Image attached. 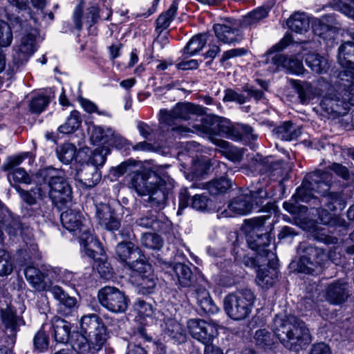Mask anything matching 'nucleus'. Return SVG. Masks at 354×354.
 Returning <instances> with one entry per match:
<instances>
[{
	"label": "nucleus",
	"mask_w": 354,
	"mask_h": 354,
	"mask_svg": "<svg viewBox=\"0 0 354 354\" xmlns=\"http://www.w3.org/2000/svg\"><path fill=\"white\" fill-rule=\"evenodd\" d=\"M130 185L139 195L148 196L151 206L162 209L169 192L174 187V181L167 176H159L149 168H142L133 171Z\"/></svg>",
	"instance_id": "nucleus-1"
},
{
	"label": "nucleus",
	"mask_w": 354,
	"mask_h": 354,
	"mask_svg": "<svg viewBox=\"0 0 354 354\" xmlns=\"http://www.w3.org/2000/svg\"><path fill=\"white\" fill-rule=\"evenodd\" d=\"M80 330L81 333L76 335L72 344L78 354H93L100 351L107 340L106 328L97 314L82 317Z\"/></svg>",
	"instance_id": "nucleus-2"
},
{
	"label": "nucleus",
	"mask_w": 354,
	"mask_h": 354,
	"mask_svg": "<svg viewBox=\"0 0 354 354\" xmlns=\"http://www.w3.org/2000/svg\"><path fill=\"white\" fill-rule=\"evenodd\" d=\"M274 332L287 349L299 351L312 342L306 324L294 315L277 316L274 320Z\"/></svg>",
	"instance_id": "nucleus-3"
},
{
	"label": "nucleus",
	"mask_w": 354,
	"mask_h": 354,
	"mask_svg": "<svg viewBox=\"0 0 354 354\" xmlns=\"http://www.w3.org/2000/svg\"><path fill=\"white\" fill-rule=\"evenodd\" d=\"M61 221L66 230L74 232L79 237L85 254L89 257H95L97 250L100 249V244L92 235L88 221L80 212L69 209L62 214Z\"/></svg>",
	"instance_id": "nucleus-4"
},
{
	"label": "nucleus",
	"mask_w": 354,
	"mask_h": 354,
	"mask_svg": "<svg viewBox=\"0 0 354 354\" xmlns=\"http://www.w3.org/2000/svg\"><path fill=\"white\" fill-rule=\"evenodd\" d=\"M37 184H47L49 196L55 204H66L72 199V189L62 171L53 167L39 169L35 174Z\"/></svg>",
	"instance_id": "nucleus-5"
},
{
	"label": "nucleus",
	"mask_w": 354,
	"mask_h": 354,
	"mask_svg": "<svg viewBox=\"0 0 354 354\" xmlns=\"http://www.w3.org/2000/svg\"><path fill=\"white\" fill-rule=\"evenodd\" d=\"M265 217L245 220L242 230L249 248L256 250L259 256L270 259L274 257V254L266 248L271 242V235L265 229Z\"/></svg>",
	"instance_id": "nucleus-6"
},
{
	"label": "nucleus",
	"mask_w": 354,
	"mask_h": 354,
	"mask_svg": "<svg viewBox=\"0 0 354 354\" xmlns=\"http://www.w3.org/2000/svg\"><path fill=\"white\" fill-rule=\"evenodd\" d=\"M255 296L250 289H243L228 295L224 299L227 315L235 320L245 319L250 314Z\"/></svg>",
	"instance_id": "nucleus-7"
},
{
	"label": "nucleus",
	"mask_w": 354,
	"mask_h": 354,
	"mask_svg": "<svg viewBox=\"0 0 354 354\" xmlns=\"http://www.w3.org/2000/svg\"><path fill=\"white\" fill-rule=\"evenodd\" d=\"M330 180V175L327 172L318 171L308 174L293 196L295 201H310L313 198V192L325 196L329 189Z\"/></svg>",
	"instance_id": "nucleus-8"
},
{
	"label": "nucleus",
	"mask_w": 354,
	"mask_h": 354,
	"mask_svg": "<svg viewBox=\"0 0 354 354\" xmlns=\"http://www.w3.org/2000/svg\"><path fill=\"white\" fill-rule=\"evenodd\" d=\"M203 108L189 102H180L176 104L171 110L162 109L160 111V122L172 125L175 120H197L195 118L201 117L203 122L207 120L202 116Z\"/></svg>",
	"instance_id": "nucleus-9"
},
{
	"label": "nucleus",
	"mask_w": 354,
	"mask_h": 354,
	"mask_svg": "<svg viewBox=\"0 0 354 354\" xmlns=\"http://www.w3.org/2000/svg\"><path fill=\"white\" fill-rule=\"evenodd\" d=\"M337 62L344 68L339 73L340 84L349 88L354 85V40L339 47Z\"/></svg>",
	"instance_id": "nucleus-10"
},
{
	"label": "nucleus",
	"mask_w": 354,
	"mask_h": 354,
	"mask_svg": "<svg viewBox=\"0 0 354 354\" xmlns=\"http://www.w3.org/2000/svg\"><path fill=\"white\" fill-rule=\"evenodd\" d=\"M268 197V194L263 189H259L257 192H251L250 195L242 194L238 196L229 204L228 209L232 214L245 215L250 213L255 207L263 203V199Z\"/></svg>",
	"instance_id": "nucleus-11"
},
{
	"label": "nucleus",
	"mask_w": 354,
	"mask_h": 354,
	"mask_svg": "<svg viewBox=\"0 0 354 354\" xmlns=\"http://www.w3.org/2000/svg\"><path fill=\"white\" fill-rule=\"evenodd\" d=\"M97 298L100 304L111 312L121 313L127 309L128 298L115 287L105 286L100 289Z\"/></svg>",
	"instance_id": "nucleus-12"
},
{
	"label": "nucleus",
	"mask_w": 354,
	"mask_h": 354,
	"mask_svg": "<svg viewBox=\"0 0 354 354\" xmlns=\"http://www.w3.org/2000/svg\"><path fill=\"white\" fill-rule=\"evenodd\" d=\"M187 326L192 337L206 346L211 344L214 338L218 335V326L214 323L192 319L187 322Z\"/></svg>",
	"instance_id": "nucleus-13"
},
{
	"label": "nucleus",
	"mask_w": 354,
	"mask_h": 354,
	"mask_svg": "<svg viewBox=\"0 0 354 354\" xmlns=\"http://www.w3.org/2000/svg\"><path fill=\"white\" fill-rule=\"evenodd\" d=\"M190 127L183 126H178L172 127V131H176L179 133L185 132H196V133H206L209 131L218 132V133L225 135L227 138L230 133V129L232 126L231 122L226 119L215 118L212 120L211 127H207L203 123V119L200 120V123H189Z\"/></svg>",
	"instance_id": "nucleus-14"
},
{
	"label": "nucleus",
	"mask_w": 354,
	"mask_h": 354,
	"mask_svg": "<svg viewBox=\"0 0 354 354\" xmlns=\"http://www.w3.org/2000/svg\"><path fill=\"white\" fill-rule=\"evenodd\" d=\"M132 270L138 273V285L144 294L150 293L156 286V278L151 270V266L147 263L143 258L131 263Z\"/></svg>",
	"instance_id": "nucleus-15"
},
{
	"label": "nucleus",
	"mask_w": 354,
	"mask_h": 354,
	"mask_svg": "<svg viewBox=\"0 0 354 354\" xmlns=\"http://www.w3.org/2000/svg\"><path fill=\"white\" fill-rule=\"evenodd\" d=\"M308 254L310 257L303 255L297 263V270L299 272L306 274L313 273L317 265H321L326 258L325 253L316 248L310 247Z\"/></svg>",
	"instance_id": "nucleus-16"
},
{
	"label": "nucleus",
	"mask_w": 354,
	"mask_h": 354,
	"mask_svg": "<svg viewBox=\"0 0 354 354\" xmlns=\"http://www.w3.org/2000/svg\"><path fill=\"white\" fill-rule=\"evenodd\" d=\"M352 90L348 91L347 97L339 100L335 95H328L325 96L320 102L321 109L328 115H340L343 113V110H346L344 107V102H348L351 105H354V95L351 93Z\"/></svg>",
	"instance_id": "nucleus-17"
},
{
	"label": "nucleus",
	"mask_w": 354,
	"mask_h": 354,
	"mask_svg": "<svg viewBox=\"0 0 354 354\" xmlns=\"http://www.w3.org/2000/svg\"><path fill=\"white\" fill-rule=\"evenodd\" d=\"M295 87L297 88L299 97L302 103L309 102L316 97L322 93V87L326 86L327 84L324 81H319L316 84L309 82H294Z\"/></svg>",
	"instance_id": "nucleus-18"
},
{
	"label": "nucleus",
	"mask_w": 354,
	"mask_h": 354,
	"mask_svg": "<svg viewBox=\"0 0 354 354\" xmlns=\"http://www.w3.org/2000/svg\"><path fill=\"white\" fill-rule=\"evenodd\" d=\"M324 203L327 209H322L319 211V218L322 224L329 225L331 223L333 218L329 211L343 209L346 206V203L337 194H330L324 196Z\"/></svg>",
	"instance_id": "nucleus-19"
},
{
	"label": "nucleus",
	"mask_w": 354,
	"mask_h": 354,
	"mask_svg": "<svg viewBox=\"0 0 354 354\" xmlns=\"http://www.w3.org/2000/svg\"><path fill=\"white\" fill-rule=\"evenodd\" d=\"M37 31L32 30L31 32L25 34L21 39L18 48L14 55L15 59L17 62H23L26 61L28 58L36 50V36Z\"/></svg>",
	"instance_id": "nucleus-20"
},
{
	"label": "nucleus",
	"mask_w": 354,
	"mask_h": 354,
	"mask_svg": "<svg viewBox=\"0 0 354 354\" xmlns=\"http://www.w3.org/2000/svg\"><path fill=\"white\" fill-rule=\"evenodd\" d=\"M272 62L277 68H283L293 74L300 75L304 71L302 61L295 55L277 54L272 58Z\"/></svg>",
	"instance_id": "nucleus-21"
},
{
	"label": "nucleus",
	"mask_w": 354,
	"mask_h": 354,
	"mask_svg": "<svg viewBox=\"0 0 354 354\" xmlns=\"http://www.w3.org/2000/svg\"><path fill=\"white\" fill-rule=\"evenodd\" d=\"M76 179L86 187H93L101 180V173L99 169L86 163L77 171Z\"/></svg>",
	"instance_id": "nucleus-22"
},
{
	"label": "nucleus",
	"mask_w": 354,
	"mask_h": 354,
	"mask_svg": "<svg viewBox=\"0 0 354 354\" xmlns=\"http://www.w3.org/2000/svg\"><path fill=\"white\" fill-rule=\"evenodd\" d=\"M326 297L333 304L344 303L348 297L347 284L339 281L331 283L326 289Z\"/></svg>",
	"instance_id": "nucleus-23"
},
{
	"label": "nucleus",
	"mask_w": 354,
	"mask_h": 354,
	"mask_svg": "<svg viewBox=\"0 0 354 354\" xmlns=\"http://www.w3.org/2000/svg\"><path fill=\"white\" fill-rule=\"evenodd\" d=\"M214 30L218 39L225 44L238 42L242 39L239 30L235 27L226 24H216Z\"/></svg>",
	"instance_id": "nucleus-24"
},
{
	"label": "nucleus",
	"mask_w": 354,
	"mask_h": 354,
	"mask_svg": "<svg viewBox=\"0 0 354 354\" xmlns=\"http://www.w3.org/2000/svg\"><path fill=\"white\" fill-rule=\"evenodd\" d=\"M91 133V140L95 144H106L111 141V138H119L117 132L110 127L104 128L100 126L91 124L88 128Z\"/></svg>",
	"instance_id": "nucleus-25"
},
{
	"label": "nucleus",
	"mask_w": 354,
	"mask_h": 354,
	"mask_svg": "<svg viewBox=\"0 0 354 354\" xmlns=\"http://www.w3.org/2000/svg\"><path fill=\"white\" fill-rule=\"evenodd\" d=\"M134 310L137 313L136 319L141 324L150 325L156 323L154 312L151 304L142 300H138L134 304Z\"/></svg>",
	"instance_id": "nucleus-26"
},
{
	"label": "nucleus",
	"mask_w": 354,
	"mask_h": 354,
	"mask_svg": "<svg viewBox=\"0 0 354 354\" xmlns=\"http://www.w3.org/2000/svg\"><path fill=\"white\" fill-rule=\"evenodd\" d=\"M50 291L54 298L59 301L60 310L64 308L66 310V315L69 314L72 310L77 307V301L76 298L69 296L61 287L54 286L50 288Z\"/></svg>",
	"instance_id": "nucleus-27"
},
{
	"label": "nucleus",
	"mask_w": 354,
	"mask_h": 354,
	"mask_svg": "<svg viewBox=\"0 0 354 354\" xmlns=\"http://www.w3.org/2000/svg\"><path fill=\"white\" fill-rule=\"evenodd\" d=\"M52 328L57 342L65 344L70 338L71 325L67 321L59 317L52 319Z\"/></svg>",
	"instance_id": "nucleus-28"
},
{
	"label": "nucleus",
	"mask_w": 354,
	"mask_h": 354,
	"mask_svg": "<svg viewBox=\"0 0 354 354\" xmlns=\"http://www.w3.org/2000/svg\"><path fill=\"white\" fill-rule=\"evenodd\" d=\"M21 226L18 218H15L8 209L2 211L0 216V232L6 231L10 235L15 236L21 232Z\"/></svg>",
	"instance_id": "nucleus-29"
},
{
	"label": "nucleus",
	"mask_w": 354,
	"mask_h": 354,
	"mask_svg": "<svg viewBox=\"0 0 354 354\" xmlns=\"http://www.w3.org/2000/svg\"><path fill=\"white\" fill-rule=\"evenodd\" d=\"M24 272L26 280L35 290H46L48 286L44 279L45 276L39 270L33 266H28Z\"/></svg>",
	"instance_id": "nucleus-30"
},
{
	"label": "nucleus",
	"mask_w": 354,
	"mask_h": 354,
	"mask_svg": "<svg viewBox=\"0 0 354 354\" xmlns=\"http://www.w3.org/2000/svg\"><path fill=\"white\" fill-rule=\"evenodd\" d=\"M307 66L315 73H326L330 68L328 59L318 53H310L306 56Z\"/></svg>",
	"instance_id": "nucleus-31"
},
{
	"label": "nucleus",
	"mask_w": 354,
	"mask_h": 354,
	"mask_svg": "<svg viewBox=\"0 0 354 354\" xmlns=\"http://www.w3.org/2000/svg\"><path fill=\"white\" fill-rule=\"evenodd\" d=\"M289 28L297 33L304 34L310 27V20L304 12H295L287 21Z\"/></svg>",
	"instance_id": "nucleus-32"
},
{
	"label": "nucleus",
	"mask_w": 354,
	"mask_h": 354,
	"mask_svg": "<svg viewBox=\"0 0 354 354\" xmlns=\"http://www.w3.org/2000/svg\"><path fill=\"white\" fill-rule=\"evenodd\" d=\"M277 277L278 271L274 267L259 268L256 281L259 286L268 288L275 283Z\"/></svg>",
	"instance_id": "nucleus-33"
},
{
	"label": "nucleus",
	"mask_w": 354,
	"mask_h": 354,
	"mask_svg": "<svg viewBox=\"0 0 354 354\" xmlns=\"http://www.w3.org/2000/svg\"><path fill=\"white\" fill-rule=\"evenodd\" d=\"M1 319L6 330L10 333V335H15L19 326L23 324L21 318L16 316L10 307L2 310Z\"/></svg>",
	"instance_id": "nucleus-34"
},
{
	"label": "nucleus",
	"mask_w": 354,
	"mask_h": 354,
	"mask_svg": "<svg viewBox=\"0 0 354 354\" xmlns=\"http://www.w3.org/2000/svg\"><path fill=\"white\" fill-rule=\"evenodd\" d=\"M196 298L201 310L207 314H214L218 311V307L213 303L208 291L200 288L196 290Z\"/></svg>",
	"instance_id": "nucleus-35"
},
{
	"label": "nucleus",
	"mask_w": 354,
	"mask_h": 354,
	"mask_svg": "<svg viewBox=\"0 0 354 354\" xmlns=\"http://www.w3.org/2000/svg\"><path fill=\"white\" fill-rule=\"evenodd\" d=\"M166 328L165 333L180 344L185 342L186 340V334L182 328V326L174 319H167L165 322Z\"/></svg>",
	"instance_id": "nucleus-36"
},
{
	"label": "nucleus",
	"mask_w": 354,
	"mask_h": 354,
	"mask_svg": "<svg viewBox=\"0 0 354 354\" xmlns=\"http://www.w3.org/2000/svg\"><path fill=\"white\" fill-rule=\"evenodd\" d=\"M253 339L257 346L264 349L271 348L275 342L274 336L266 328L256 330Z\"/></svg>",
	"instance_id": "nucleus-37"
},
{
	"label": "nucleus",
	"mask_w": 354,
	"mask_h": 354,
	"mask_svg": "<svg viewBox=\"0 0 354 354\" xmlns=\"http://www.w3.org/2000/svg\"><path fill=\"white\" fill-rule=\"evenodd\" d=\"M173 270L178 283L181 286H189L192 280V272L190 268L183 263H176L173 267Z\"/></svg>",
	"instance_id": "nucleus-38"
},
{
	"label": "nucleus",
	"mask_w": 354,
	"mask_h": 354,
	"mask_svg": "<svg viewBox=\"0 0 354 354\" xmlns=\"http://www.w3.org/2000/svg\"><path fill=\"white\" fill-rule=\"evenodd\" d=\"M207 40V34H199L193 37L186 47L185 48L184 54L192 56L201 51L205 46Z\"/></svg>",
	"instance_id": "nucleus-39"
},
{
	"label": "nucleus",
	"mask_w": 354,
	"mask_h": 354,
	"mask_svg": "<svg viewBox=\"0 0 354 354\" xmlns=\"http://www.w3.org/2000/svg\"><path fill=\"white\" fill-rule=\"evenodd\" d=\"M313 31L315 35L326 41L334 40L337 35L336 28L328 26L321 21H317L315 23Z\"/></svg>",
	"instance_id": "nucleus-40"
},
{
	"label": "nucleus",
	"mask_w": 354,
	"mask_h": 354,
	"mask_svg": "<svg viewBox=\"0 0 354 354\" xmlns=\"http://www.w3.org/2000/svg\"><path fill=\"white\" fill-rule=\"evenodd\" d=\"M178 10V3L174 1L169 8V9L162 12L156 20V26L158 29L161 30L167 28L172 20L174 19L176 11Z\"/></svg>",
	"instance_id": "nucleus-41"
},
{
	"label": "nucleus",
	"mask_w": 354,
	"mask_h": 354,
	"mask_svg": "<svg viewBox=\"0 0 354 354\" xmlns=\"http://www.w3.org/2000/svg\"><path fill=\"white\" fill-rule=\"evenodd\" d=\"M82 123L80 114L77 111H73L67 118L66 122L59 127L62 133H71L77 130Z\"/></svg>",
	"instance_id": "nucleus-42"
},
{
	"label": "nucleus",
	"mask_w": 354,
	"mask_h": 354,
	"mask_svg": "<svg viewBox=\"0 0 354 354\" xmlns=\"http://www.w3.org/2000/svg\"><path fill=\"white\" fill-rule=\"evenodd\" d=\"M115 252L122 261L127 262L132 255L139 254V249L132 242L120 243L118 244Z\"/></svg>",
	"instance_id": "nucleus-43"
},
{
	"label": "nucleus",
	"mask_w": 354,
	"mask_h": 354,
	"mask_svg": "<svg viewBox=\"0 0 354 354\" xmlns=\"http://www.w3.org/2000/svg\"><path fill=\"white\" fill-rule=\"evenodd\" d=\"M18 192L22 200L28 205L35 204L37 199L42 198L46 194V192L44 190L41 185L30 192L21 189H19Z\"/></svg>",
	"instance_id": "nucleus-44"
},
{
	"label": "nucleus",
	"mask_w": 354,
	"mask_h": 354,
	"mask_svg": "<svg viewBox=\"0 0 354 354\" xmlns=\"http://www.w3.org/2000/svg\"><path fill=\"white\" fill-rule=\"evenodd\" d=\"M59 159L65 164H69L75 158L76 147L71 143H65L57 149Z\"/></svg>",
	"instance_id": "nucleus-45"
},
{
	"label": "nucleus",
	"mask_w": 354,
	"mask_h": 354,
	"mask_svg": "<svg viewBox=\"0 0 354 354\" xmlns=\"http://www.w3.org/2000/svg\"><path fill=\"white\" fill-rule=\"evenodd\" d=\"M277 133L283 140H292L297 138L301 132L295 129L292 122H286L277 128Z\"/></svg>",
	"instance_id": "nucleus-46"
},
{
	"label": "nucleus",
	"mask_w": 354,
	"mask_h": 354,
	"mask_svg": "<svg viewBox=\"0 0 354 354\" xmlns=\"http://www.w3.org/2000/svg\"><path fill=\"white\" fill-rule=\"evenodd\" d=\"M231 181L224 177L209 182L207 189L211 194H218L225 192L231 187Z\"/></svg>",
	"instance_id": "nucleus-47"
},
{
	"label": "nucleus",
	"mask_w": 354,
	"mask_h": 354,
	"mask_svg": "<svg viewBox=\"0 0 354 354\" xmlns=\"http://www.w3.org/2000/svg\"><path fill=\"white\" fill-rule=\"evenodd\" d=\"M141 241L142 245L153 250H160L163 245V241L160 236L151 233L144 234Z\"/></svg>",
	"instance_id": "nucleus-48"
},
{
	"label": "nucleus",
	"mask_w": 354,
	"mask_h": 354,
	"mask_svg": "<svg viewBox=\"0 0 354 354\" xmlns=\"http://www.w3.org/2000/svg\"><path fill=\"white\" fill-rule=\"evenodd\" d=\"M252 129L249 126L241 124H232L227 138L238 140L245 136H248L249 134L252 133Z\"/></svg>",
	"instance_id": "nucleus-49"
},
{
	"label": "nucleus",
	"mask_w": 354,
	"mask_h": 354,
	"mask_svg": "<svg viewBox=\"0 0 354 354\" xmlns=\"http://www.w3.org/2000/svg\"><path fill=\"white\" fill-rule=\"evenodd\" d=\"M48 103L49 98L47 96L39 94L30 102V109L33 113H40L46 109Z\"/></svg>",
	"instance_id": "nucleus-50"
},
{
	"label": "nucleus",
	"mask_w": 354,
	"mask_h": 354,
	"mask_svg": "<svg viewBox=\"0 0 354 354\" xmlns=\"http://www.w3.org/2000/svg\"><path fill=\"white\" fill-rule=\"evenodd\" d=\"M108 152L109 149L107 147H102L96 148L93 151L88 163L98 168L99 166H102L105 162L106 156Z\"/></svg>",
	"instance_id": "nucleus-51"
},
{
	"label": "nucleus",
	"mask_w": 354,
	"mask_h": 354,
	"mask_svg": "<svg viewBox=\"0 0 354 354\" xmlns=\"http://www.w3.org/2000/svg\"><path fill=\"white\" fill-rule=\"evenodd\" d=\"M268 10L266 8H259L249 13L243 19L245 26H252L268 16Z\"/></svg>",
	"instance_id": "nucleus-52"
},
{
	"label": "nucleus",
	"mask_w": 354,
	"mask_h": 354,
	"mask_svg": "<svg viewBox=\"0 0 354 354\" xmlns=\"http://www.w3.org/2000/svg\"><path fill=\"white\" fill-rule=\"evenodd\" d=\"M29 158L31 162L34 161V156L30 152H26L20 155L12 156L8 158L6 163L3 165V169L5 171H8L13 167L20 165L25 158Z\"/></svg>",
	"instance_id": "nucleus-53"
},
{
	"label": "nucleus",
	"mask_w": 354,
	"mask_h": 354,
	"mask_svg": "<svg viewBox=\"0 0 354 354\" xmlns=\"http://www.w3.org/2000/svg\"><path fill=\"white\" fill-rule=\"evenodd\" d=\"M12 41V30L7 23L0 20V46L7 47Z\"/></svg>",
	"instance_id": "nucleus-54"
},
{
	"label": "nucleus",
	"mask_w": 354,
	"mask_h": 354,
	"mask_svg": "<svg viewBox=\"0 0 354 354\" xmlns=\"http://www.w3.org/2000/svg\"><path fill=\"white\" fill-rule=\"evenodd\" d=\"M221 147L227 149L226 156L232 162H237L241 160L243 157V151L236 147H230L229 143L226 141L220 140L218 143Z\"/></svg>",
	"instance_id": "nucleus-55"
},
{
	"label": "nucleus",
	"mask_w": 354,
	"mask_h": 354,
	"mask_svg": "<svg viewBox=\"0 0 354 354\" xmlns=\"http://www.w3.org/2000/svg\"><path fill=\"white\" fill-rule=\"evenodd\" d=\"M17 183L30 184L32 180L35 182V175L31 178L26 171L23 168H17L13 170L12 173L8 174V178L10 180V178Z\"/></svg>",
	"instance_id": "nucleus-56"
},
{
	"label": "nucleus",
	"mask_w": 354,
	"mask_h": 354,
	"mask_svg": "<svg viewBox=\"0 0 354 354\" xmlns=\"http://www.w3.org/2000/svg\"><path fill=\"white\" fill-rule=\"evenodd\" d=\"M138 225L145 228H153L155 230H160L161 223L157 219V216L153 214L147 215L140 218L137 221Z\"/></svg>",
	"instance_id": "nucleus-57"
},
{
	"label": "nucleus",
	"mask_w": 354,
	"mask_h": 354,
	"mask_svg": "<svg viewBox=\"0 0 354 354\" xmlns=\"http://www.w3.org/2000/svg\"><path fill=\"white\" fill-rule=\"evenodd\" d=\"M211 203V201L204 194H195L192 198V207L198 211H205Z\"/></svg>",
	"instance_id": "nucleus-58"
},
{
	"label": "nucleus",
	"mask_w": 354,
	"mask_h": 354,
	"mask_svg": "<svg viewBox=\"0 0 354 354\" xmlns=\"http://www.w3.org/2000/svg\"><path fill=\"white\" fill-rule=\"evenodd\" d=\"M114 210L106 204H100L96 206V218L100 225L107 221Z\"/></svg>",
	"instance_id": "nucleus-59"
},
{
	"label": "nucleus",
	"mask_w": 354,
	"mask_h": 354,
	"mask_svg": "<svg viewBox=\"0 0 354 354\" xmlns=\"http://www.w3.org/2000/svg\"><path fill=\"white\" fill-rule=\"evenodd\" d=\"M12 264L10 256L4 250H0V275H8L12 272Z\"/></svg>",
	"instance_id": "nucleus-60"
},
{
	"label": "nucleus",
	"mask_w": 354,
	"mask_h": 354,
	"mask_svg": "<svg viewBox=\"0 0 354 354\" xmlns=\"http://www.w3.org/2000/svg\"><path fill=\"white\" fill-rule=\"evenodd\" d=\"M333 3L345 15L354 19V1L351 0H333Z\"/></svg>",
	"instance_id": "nucleus-61"
},
{
	"label": "nucleus",
	"mask_w": 354,
	"mask_h": 354,
	"mask_svg": "<svg viewBox=\"0 0 354 354\" xmlns=\"http://www.w3.org/2000/svg\"><path fill=\"white\" fill-rule=\"evenodd\" d=\"M35 347L42 351L47 348L48 346V337L46 333L41 330L38 331L35 335L34 339Z\"/></svg>",
	"instance_id": "nucleus-62"
},
{
	"label": "nucleus",
	"mask_w": 354,
	"mask_h": 354,
	"mask_svg": "<svg viewBox=\"0 0 354 354\" xmlns=\"http://www.w3.org/2000/svg\"><path fill=\"white\" fill-rule=\"evenodd\" d=\"M99 8L96 6H92L87 9L86 14L84 17L85 23L91 27L99 19Z\"/></svg>",
	"instance_id": "nucleus-63"
},
{
	"label": "nucleus",
	"mask_w": 354,
	"mask_h": 354,
	"mask_svg": "<svg viewBox=\"0 0 354 354\" xmlns=\"http://www.w3.org/2000/svg\"><path fill=\"white\" fill-rule=\"evenodd\" d=\"M224 102H236L239 104H243L246 101V97L232 89H227L223 97Z\"/></svg>",
	"instance_id": "nucleus-64"
}]
</instances>
